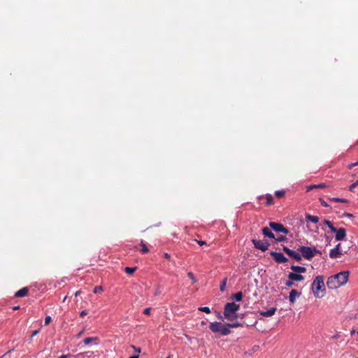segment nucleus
<instances>
[{
    "mask_svg": "<svg viewBox=\"0 0 358 358\" xmlns=\"http://www.w3.org/2000/svg\"><path fill=\"white\" fill-rule=\"evenodd\" d=\"M355 182V185H358V180L356 182Z\"/></svg>",
    "mask_w": 358,
    "mask_h": 358,
    "instance_id": "55",
    "label": "nucleus"
},
{
    "mask_svg": "<svg viewBox=\"0 0 358 358\" xmlns=\"http://www.w3.org/2000/svg\"><path fill=\"white\" fill-rule=\"evenodd\" d=\"M349 278V271H341L328 278L327 285L329 289H335L347 283Z\"/></svg>",
    "mask_w": 358,
    "mask_h": 358,
    "instance_id": "1",
    "label": "nucleus"
},
{
    "mask_svg": "<svg viewBox=\"0 0 358 358\" xmlns=\"http://www.w3.org/2000/svg\"><path fill=\"white\" fill-rule=\"evenodd\" d=\"M229 327L227 325V324H222V329H220V334L222 336H227L229 335L231 333V331L229 329Z\"/></svg>",
    "mask_w": 358,
    "mask_h": 358,
    "instance_id": "19",
    "label": "nucleus"
},
{
    "mask_svg": "<svg viewBox=\"0 0 358 358\" xmlns=\"http://www.w3.org/2000/svg\"><path fill=\"white\" fill-rule=\"evenodd\" d=\"M262 234L265 237H268L270 238H275V235L271 231V229L268 227H264L262 229Z\"/></svg>",
    "mask_w": 358,
    "mask_h": 358,
    "instance_id": "15",
    "label": "nucleus"
},
{
    "mask_svg": "<svg viewBox=\"0 0 358 358\" xmlns=\"http://www.w3.org/2000/svg\"><path fill=\"white\" fill-rule=\"evenodd\" d=\"M270 254L277 263H285L288 261V259L281 252H271Z\"/></svg>",
    "mask_w": 358,
    "mask_h": 358,
    "instance_id": "9",
    "label": "nucleus"
},
{
    "mask_svg": "<svg viewBox=\"0 0 358 358\" xmlns=\"http://www.w3.org/2000/svg\"><path fill=\"white\" fill-rule=\"evenodd\" d=\"M132 347H133V348L135 350V351H136V352H141L140 348H136V347H134V346H132Z\"/></svg>",
    "mask_w": 358,
    "mask_h": 358,
    "instance_id": "49",
    "label": "nucleus"
},
{
    "mask_svg": "<svg viewBox=\"0 0 358 358\" xmlns=\"http://www.w3.org/2000/svg\"><path fill=\"white\" fill-rule=\"evenodd\" d=\"M240 309V305L234 302L227 303L224 308V317L225 319L234 321L238 318L237 311Z\"/></svg>",
    "mask_w": 358,
    "mask_h": 358,
    "instance_id": "2",
    "label": "nucleus"
},
{
    "mask_svg": "<svg viewBox=\"0 0 358 358\" xmlns=\"http://www.w3.org/2000/svg\"><path fill=\"white\" fill-rule=\"evenodd\" d=\"M320 202L322 206H324V207L329 206V205L327 203V202L322 199H320Z\"/></svg>",
    "mask_w": 358,
    "mask_h": 358,
    "instance_id": "37",
    "label": "nucleus"
},
{
    "mask_svg": "<svg viewBox=\"0 0 358 358\" xmlns=\"http://www.w3.org/2000/svg\"><path fill=\"white\" fill-rule=\"evenodd\" d=\"M275 239L276 240L277 242H284L287 241L286 236L283 235L278 236Z\"/></svg>",
    "mask_w": 358,
    "mask_h": 358,
    "instance_id": "30",
    "label": "nucleus"
},
{
    "mask_svg": "<svg viewBox=\"0 0 358 358\" xmlns=\"http://www.w3.org/2000/svg\"><path fill=\"white\" fill-rule=\"evenodd\" d=\"M195 241H196V242H197V243H198L199 245H201V246L204 245H206V243L205 241H197V240H195Z\"/></svg>",
    "mask_w": 358,
    "mask_h": 358,
    "instance_id": "42",
    "label": "nucleus"
},
{
    "mask_svg": "<svg viewBox=\"0 0 358 358\" xmlns=\"http://www.w3.org/2000/svg\"><path fill=\"white\" fill-rule=\"evenodd\" d=\"M129 358H138V355H132L129 357Z\"/></svg>",
    "mask_w": 358,
    "mask_h": 358,
    "instance_id": "50",
    "label": "nucleus"
},
{
    "mask_svg": "<svg viewBox=\"0 0 358 358\" xmlns=\"http://www.w3.org/2000/svg\"><path fill=\"white\" fill-rule=\"evenodd\" d=\"M312 291L315 297L321 298L322 296L319 295L320 292L325 291L324 277L322 275H317L315 278L312 284Z\"/></svg>",
    "mask_w": 358,
    "mask_h": 358,
    "instance_id": "3",
    "label": "nucleus"
},
{
    "mask_svg": "<svg viewBox=\"0 0 358 358\" xmlns=\"http://www.w3.org/2000/svg\"><path fill=\"white\" fill-rule=\"evenodd\" d=\"M82 334H83V331H80V332L78 334V337H80V336L82 335Z\"/></svg>",
    "mask_w": 358,
    "mask_h": 358,
    "instance_id": "53",
    "label": "nucleus"
},
{
    "mask_svg": "<svg viewBox=\"0 0 358 358\" xmlns=\"http://www.w3.org/2000/svg\"><path fill=\"white\" fill-rule=\"evenodd\" d=\"M166 358H170V356L167 357Z\"/></svg>",
    "mask_w": 358,
    "mask_h": 358,
    "instance_id": "56",
    "label": "nucleus"
},
{
    "mask_svg": "<svg viewBox=\"0 0 358 358\" xmlns=\"http://www.w3.org/2000/svg\"><path fill=\"white\" fill-rule=\"evenodd\" d=\"M73 356L71 354L64 355L58 358H71Z\"/></svg>",
    "mask_w": 358,
    "mask_h": 358,
    "instance_id": "39",
    "label": "nucleus"
},
{
    "mask_svg": "<svg viewBox=\"0 0 358 358\" xmlns=\"http://www.w3.org/2000/svg\"><path fill=\"white\" fill-rule=\"evenodd\" d=\"M357 334H358V331H357Z\"/></svg>",
    "mask_w": 358,
    "mask_h": 358,
    "instance_id": "57",
    "label": "nucleus"
},
{
    "mask_svg": "<svg viewBox=\"0 0 358 358\" xmlns=\"http://www.w3.org/2000/svg\"><path fill=\"white\" fill-rule=\"evenodd\" d=\"M324 224L327 225L332 232L336 233L335 238L336 241H343L346 237V230L344 228L337 229L334 227L330 221L327 220L324 221Z\"/></svg>",
    "mask_w": 358,
    "mask_h": 358,
    "instance_id": "4",
    "label": "nucleus"
},
{
    "mask_svg": "<svg viewBox=\"0 0 358 358\" xmlns=\"http://www.w3.org/2000/svg\"><path fill=\"white\" fill-rule=\"evenodd\" d=\"M160 292H161L160 288H159V287H157V288L156 289V291H155V294H160Z\"/></svg>",
    "mask_w": 358,
    "mask_h": 358,
    "instance_id": "47",
    "label": "nucleus"
},
{
    "mask_svg": "<svg viewBox=\"0 0 358 358\" xmlns=\"http://www.w3.org/2000/svg\"><path fill=\"white\" fill-rule=\"evenodd\" d=\"M102 291H103V288L101 286H96L94 288L93 292L97 293V292H102Z\"/></svg>",
    "mask_w": 358,
    "mask_h": 358,
    "instance_id": "33",
    "label": "nucleus"
},
{
    "mask_svg": "<svg viewBox=\"0 0 358 358\" xmlns=\"http://www.w3.org/2000/svg\"><path fill=\"white\" fill-rule=\"evenodd\" d=\"M164 258H166V259H171V256H170V255H169L168 253H164Z\"/></svg>",
    "mask_w": 358,
    "mask_h": 358,
    "instance_id": "44",
    "label": "nucleus"
},
{
    "mask_svg": "<svg viewBox=\"0 0 358 358\" xmlns=\"http://www.w3.org/2000/svg\"><path fill=\"white\" fill-rule=\"evenodd\" d=\"M343 216L348 217H353L352 214H350V213H345L343 214Z\"/></svg>",
    "mask_w": 358,
    "mask_h": 358,
    "instance_id": "43",
    "label": "nucleus"
},
{
    "mask_svg": "<svg viewBox=\"0 0 358 358\" xmlns=\"http://www.w3.org/2000/svg\"><path fill=\"white\" fill-rule=\"evenodd\" d=\"M232 299L236 300V301H241L243 299V293L241 292H238L233 294Z\"/></svg>",
    "mask_w": 358,
    "mask_h": 358,
    "instance_id": "21",
    "label": "nucleus"
},
{
    "mask_svg": "<svg viewBox=\"0 0 358 358\" xmlns=\"http://www.w3.org/2000/svg\"><path fill=\"white\" fill-rule=\"evenodd\" d=\"M67 296H65L64 299H63V301H65L66 299Z\"/></svg>",
    "mask_w": 358,
    "mask_h": 358,
    "instance_id": "54",
    "label": "nucleus"
},
{
    "mask_svg": "<svg viewBox=\"0 0 358 358\" xmlns=\"http://www.w3.org/2000/svg\"><path fill=\"white\" fill-rule=\"evenodd\" d=\"M328 186L325 184V183H320V184H317V185H308L307 186V191H310L313 189H316V188H320V189H323V188H326Z\"/></svg>",
    "mask_w": 358,
    "mask_h": 358,
    "instance_id": "18",
    "label": "nucleus"
},
{
    "mask_svg": "<svg viewBox=\"0 0 358 358\" xmlns=\"http://www.w3.org/2000/svg\"><path fill=\"white\" fill-rule=\"evenodd\" d=\"M301 252L302 256L306 259H311L314 257V252L313 249L308 246H301L299 248Z\"/></svg>",
    "mask_w": 358,
    "mask_h": 358,
    "instance_id": "7",
    "label": "nucleus"
},
{
    "mask_svg": "<svg viewBox=\"0 0 358 358\" xmlns=\"http://www.w3.org/2000/svg\"><path fill=\"white\" fill-rule=\"evenodd\" d=\"M277 310L276 308H271L267 310H262L259 312V314L264 317H271L273 316Z\"/></svg>",
    "mask_w": 358,
    "mask_h": 358,
    "instance_id": "12",
    "label": "nucleus"
},
{
    "mask_svg": "<svg viewBox=\"0 0 358 358\" xmlns=\"http://www.w3.org/2000/svg\"><path fill=\"white\" fill-rule=\"evenodd\" d=\"M341 243H338L336 245L335 248H334L333 249H331L330 250V252H329V257L331 259H336V258H338L340 257L343 253L341 250Z\"/></svg>",
    "mask_w": 358,
    "mask_h": 358,
    "instance_id": "10",
    "label": "nucleus"
},
{
    "mask_svg": "<svg viewBox=\"0 0 358 358\" xmlns=\"http://www.w3.org/2000/svg\"><path fill=\"white\" fill-rule=\"evenodd\" d=\"M81 293L80 290H78L75 292L74 295L75 296H78Z\"/></svg>",
    "mask_w": 358,
    "mask_h": 358,
    "instance_id": "48",
    "label": "nucleus"
},
{
    "mask_svg": "<svg viewBox=\"0 0 358 358\" xmlns=\"http://www.w3.org/2000/svg\"><path fill=\"white\" fill-rule=\"evenodd\" d=\"M141 246L142 247L141 252L143 254L148 253L149 252L148 248H147L146 245L144 243L143 241H141L140 243Z\"/></svg>",
    "mask_w": 358,
    "mask_h": 358,
    "instance_id": "25",
    "label": "nucleus"
},
{
    "mask_svg": "<svg viewBox=\"0 0 358 358\" xmlns=\"http://www.w3.org/2000/svg\"><path fill=\"white\" fill-rule=\"evenodd\" d=\"M210 330L213 333H220V329H222V323L221 322H211L209 325Z\"/></svg>",
    "mask_w": 358,
    "mask_h": 358,
    "instance_id": "11",
    "label": "nucleus"
},
{
    "mask_svg": "<svg viewBox=\"0 0 358 358\" xmlns=\"http://www.w3.org/2000/svg\"><path fill=\"white\" fill-rule=\"evenodd\" d=\"M288 278L293 281H301L304 280V277L302 275L295 273H289Z\"/></svg>",
    "mask_w": 358,
    "mask_h": 358,
    "instance_id": "13",
    "label": "nucleus"
},
{
    "mask_svg": "<svg viewBox=\"0 0 358 358\" xmlns=\"http://www.w3.org/2000/svg\"><path fill=\"white\" fill-rule=\"evenodd\" d=\"M357 165H358V162H356V163H354V164H350V165H349V169H352V167H354V166H357Z\"/></svg>",
    "mask_w": 358,
    "mask_h": 358,
    "instance_id": "45",
    "label": "nucleus"
},
{
    "mask_svg": "<svg viewBox=\"0 0 358 358\" xmlns=\"http://www.w3.org/2000/svg\"><path fill=\"white\" fill-rule=\"evenodd\" d=\"M51 321H52V318H51V317H50V316H47V317L45 318V322H44L45 325V326H46V325H48V324L50 323V322H51Z\"/></svg>",
    "mask_w": 358,
    "mask_h": 358,
    "instance_id": "34",
    "label": "nucleus"
},
{
    "mask_svg": "<svg viewBox=\"0 0 358 358\" xmlns=\"http://www.w3.org/2000/svg\"><path fill=\"white\" fill-rule=\"evenodd\" d=\"M98 340V338L97 337H88V338H85L84 340H83V343L85 345H89L90 344L92 341H97Z\"/></svg>",
    "mask_w": 358,
    "mask_h": 358,
    "instance_id": "22",
    "label": "nucleus"
},
{
    "mask_svg": "<svg viewBox=\"0 0 358 358\" xmlns=\"http://www.w3.org/2000/svg\"><path fill=\"white\" fill-rule=\"evenodd\" d=\"M227 325L230 328H236L239 327H243V324L240 322H232V323H227Z\"/></svg>",
    "mask_w": 358,
    "mask_h": 358,
    "instance_id": "26",
    "label": "nucleus"
},
{
    "mask_svg": "<svg viewBox=\"0 0 358 358\" xmlns=\"http://www.w3.org/2000/svg\"><path fill=\"white\" fill-rule=\"evenodd\" d=\"M252 243L255 248L262 250V252H265L268 250L270 243L266 240H252Z\"/></svg>",
    "mask_w": 358,
    "mask_h": 358,
    "instance_id": "5",
    "label": "nucleus"
},
{
    "mask_svg": "<svg viewBox=\"0 0 358 358\" xmlns=\"http://www.w3.org/2000/svg\"><path fill=\"white\" fill-rule=\"evenodd\" d=\"M330 201H335V202H341V203H348V201L345 199H340V198H331L329 199Z\"/></svg>",
    "mask_w": 358,
    "mask_h": 358,
    "instance_id": "28",
    "label": "nucleus"
},
{
    "mask_svg": "<svg viewBox=\"0 0 358 358\" xmlns=\"http://www.w3.org/2000/svg\"><path fill=\"white\" fill-rule=\"evenodd\" d=\"M313 252H314V255H315V253L321 254L320 251V250H317L315 248H314L313 249Z\"/></svg>",
    "mask_w": 358,
    "mask_h": 358,
    "instance_id": "46",
    "label": "nucleus"
},
{
    "mask_svg": "<svg viewBox=\"0 0 358 358\" xmlns=\"http://www.w3.org/2000/svg\"><path fill=\"white\" fill-rule=\"evenodd\" d=\"M40 332V329H36L35 331H34L31 334V338H30V341L32 340V338L35 336H36L38 333Z\"/></svg>",
    "mask_w": 358,
    "mask_h": 358,
    "instance_id": "36",
    "label": "nucleus"
},
{
    "mask_svg": "<svg viewBox=\"0 0 358 358\" xmlns=\"http://www.w3.org/2000/svg\"><path fill=\"white\" fill-rule=\"evenodd\" d=\"M285 192L283 190H277L275 192V195L278 198L283 197L285 196Z\"/></svg>",
    "mask_w": 358,
    "mask_h": 358,
    "instance_id": "29",
    "label": "nucleus"
},
{
    "mask_svg": "<svg viewBox=\"0 0 358 358\" xmlns=\"http://www.w3.org/2000/svg\"><path fill=\"white\" fill-rule=\"evenodd\" d=\"M87 315V310H82L80 313V316L83 317L84 316Z\"/></svg>",
    "mask_w": 358,
    "mask_h": 358,
    "instance_id": "41",
    "label": "nucleus"
},
{
    "mask_svg": "<svg viewBox=\"0 0 358 358\" xmlns=\"http://www.w3.org/2000/svg\"><path fill=\"white\" fill-rule=\"evenodd\" d=\"M187 276L192 280L193 283H196V280L195 279L193 273H192V272L187 273Z\"/></svg>",
    "mask_w": 358,
    "mask_h": 358,
    "instance_id": "32",
    "label": "nucleus"
},
{
    "mask_svg": "<svg viewBox=\"0 0 358 358\" xmlns=\"http://www.w3.org/2000/svg\"><path fill=\"white\" fill-rule=\"evenodd\" d=\"M227 278H225L221 282L220 284V289L221 292H224L225 290V288H226V285H227Z\"/></svg>",
    "mask_w": 358,
    "mask_h": 358,
    "instance_id": "27",
    "label": "nucleus"
},
{
    "mask_svg": "<svg viewBox=\"0 0 358 358\" xmlns=\"http://www.w3.org/2000/svg\"><path fill=\"white\" fill-rule=\"evenodd\" d=\"M199 310L201 312H204L206 313H210V310L208 307L207 306H203V307H200L199 308Z\"/></svg>",
    "mask_w": 358,
    "mask_h": 358,
    "instance_id": "31",
    "label": "nucleus"
},
{
    "mask_svg": "<svg viewBox=\"0 0 358 358\" xmlns=\"http://www.w3.org/2000/svg\"><path fill=\"white\" fill-rule=\"evenodd\" d=\"M151 308H147L143 310V313L145 315H149L150 313Z\"/></svg>",
    "mask_w": 358,
    "mask_h": 358,
    "instance_id": "40",
    "label": "nucleus"
},
{
    "mask_svg": "<svg viewBox=\"0 0 358 358\" xmlns=\"http://www.w3.org/2000/svg\"><path fill=\"white\" fill-rule=\"evenodd\" d=\"M306 219L313 223H317L319 222V217L317 216L311 215L310 214L306 215Z\"/></svg>",
    "mask_w": 358,
    "mask_h": 358,
    "instance_id": "20",
    "label": "nucleus"
},
{
    "mask_svg": "<svg viewBox=\"0 0 358 358\" xmlns=\"http://www.w3.org/2000/svg\"><path fill=\"white\" fill-rule=\"evenodd\" d=\"M282 250L287 255L295 259L296 262H300L301 260V255L296 251L289 249L287 246H283Z\"/></svg>",
    "mask_w": 358,
    "mask_h": 358,
    "instance_id": "8",
    "label": "nucleus"
},
{
    "mask_svg": "<svg viewBox=\"0 0 358 358\" xmlns=\"http://www.w3.org/2000/svg\"><path fill=\"white\" fill-rule=\"evenodd\" d=\"M137 268L136 267H125L124 271L129 275L133 274L136 271Z\"/></svg>",
    "mask_w": 358,
    "mask_h": 358,
    "instance_id": "24",
    "label": "nucleus"
},
{
    "mask_svg": "<svg viewBox=\"0 0 358 358\" xmlns=\"http://www.w3.org/2000/svg\"><path fill=\"white\" fill-rule=\"evenodd\" d=\"M355 333V330H352L351 332H350L351 335H353Z\"/></svg>",
    "mask_w": 358,
    "mask_h": 358,
    "instance_id": "52",
    "label": "nucleus"
},
{
    "mask_svg": "<svg viewBox=\"0 0 358 358\" xmlns=\"http://www.w3.org/2000/svg\"><path fill=\"white\" fill-rule=\"evenodd\" d=\"M301 295V292H298L296 289H292L289 292V300L292 303H294L296 301V296H299Z\"/></svg>",
    "mask_w": 358,
    "mask_h": 358,
    "instance_id": "14",
    "label": "nucleus"
},
{
    "mask_svg": "<svg viewBox=\"0 0 358 358\" xmlns=\"http://www.w3.org/2000/svg\"><path fill=\"white\" fill-rule=\"evenodd\" d=\"M19 308H20V306H15V307L13 308V310H18Z\"/></svg>",
    "mask_w": 358,
    "mask_h": 358,
    "instance_id": "51",
    "label": "nucleus"
},
{
    "mask_svg": "<svg viewBox=\"0 0 358 358\" xmlns=\"http://www.w3.org/2000/svg\"><path fill=\"white\" fill-rule=\"evenodd\" d=\"M285 285L288 287H291L294 285V281L289 279V280H287L286 282H285Z\"/></svg>",
    "mask_w": 358,
    "mask_h": 358,
    "instance_id": "35",
    "label": "nucleus"
},
{
    "mask_svg": "<svg viewBox=\"0 0 358 358\" xmlns=\"http://www.w3.org/2000/svg\"><path fill=\"white\" fill-rule=\"evenodd\" d=\"M291 269L294 271L293 273H299V274L305 273L306 271V268L305 267L299 266L292 265L291 266Z\"/></svg>",
    "mask_w": 358,
    "mask_h": 358,
    "instance_id": "17",
    "label": "nucleus"
},
{
    "mask_svg": "<svg viewBox=\"0 0 358 358\" xmlns=\"http://www.w3.org/2000/svg\"><path fill=\"white\" fill-rule=\"evenodd\" d=\"M357 186H358V185H355V182L352 183V184L350 186V187H349V190H350V192H353V191H354V189H355V188Z\"/></svg>",
    "mask_w": 358,
    "mask_h": 358,
    "instance_id": "38",
    "label": "nucleus"
},
{
    "mask_svg": "<svg viewBox=\"0 0 358 358\" xmlns=\"http://www.w3.org/2000/svg\"><path fill=\"white\" fill-rule=\"evenodd\" d=\"M269 227L275 232L283 233L285 234H287L289 233V230L280 223L271 222H269Z\"/></svg>",
    "mask_w": 358,
    "mask_h": 358,
    "instance_id": "6",
    "label": "nucleus"
},
{
    "mask_svg": "<svg viewBox=\"0 0 358 358\" xmlns=\"http://www.w3.org/2000/svg\"><path fill=\"white\" fill-rule=\"evenodd\" d=\"M29 289L27 287H23L15 292V297H23L28 294Z\"/></svg>",
    "mask_w": 358,
    "mask_h": 358,
    "instance_id": "16",
    "label": "nucleus"
},
{
    "mask_svg": "<svg viewBox=\"0 0 358 358\" xmlns=\"http://www.w3.org/2000/svg\"><path fill=\"white\" fill-rule=\"evenodd\" d=\"M266 205L267 206H271L273 203V197L272 195L271 194H266Z\"/></svg>",
    "mask_w": 358,
    "mask_h": 358,
    "instance_id": "23",
    "label": "nucleus"
}]
</instances>
